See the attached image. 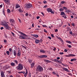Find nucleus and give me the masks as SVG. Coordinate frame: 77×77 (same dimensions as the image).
I'll use <instances>...</instances> for the list:
<instances>
[{
  "label": "nucleus",
  "mask_w": 77,
  "mask_h": 77,
  "mask_svg": "<svg viewBox=\"0 0 77 77\" xmlns=\"http://www.w3.org/2000/svg\"><path fill=\"white\" fill-rule=\"evenodd\" d=\"M18 32L20 34H21V35L22 36H20L19 37V39H26L27 38L26 37H27V35H26L24 33L21 32V31H18Z\"/></svg>",
  "instance_id": "1"
},
{
  "label": "nucleus",
  "mask_w": 77,
  "mask_h": 77,
  "mask_svg": "<svg viewBox=\"0 0 77 77\" xmlns=\"http://www.w3.org/2000/svg\"><path fill=\"white\" fill-rule=\"evenodd\" d=\"M7 23L9 24V23L8 22L5 21L4 22V23H3V25L6 29H7L8 30H11V28L8 25V24Z\"/></svg>",
  "instance_id": "2"
},
{
  "label": "nucleus",
  "mask_w": 77,
  "mask_h": 77,
  "mask_svg": "<svg viewBox=\"0 0 77 77\" xmlns=\"http://www.w3.org/2000/svg\"><path fill=\"white\" fill-rule=\"evenodd\" d=\"M16 68L17 69V71H21L23 69V66L20 63L18 64V66H17Z\"/></svg>",
  "instance_id": "3"
},
{
  "label": "nucleus",
  "mask_w": 77,
  "mask_h": 77,
  "mask_svg": "<svg viewBox=\"0 0 77 77\" xmlns=\"http://www.w3.org/2000/svg\"><path fill=\"white\" fill-rule=\"evenodd\" d=\"M37 71H38V72H41V71H43V67L41 66L40 65H38L36 69Z\"/></svg>",
  "instance_id": "4"
},
{
  "label": "nucleus",
  "mask_w": 77,
  "mask_h": 77,
  "mask_svg": "<svg viewBox=\"0 0 77 77\" xmlns=\"http://www.w3.org/2000/svg\"><path fill=\"white\" fill-rule=\"evenodd\" d=\"M32 5L30 3L27 4L26 6V8H32Z\"/></svg>",
  "instance_id": "5"
},
{
  "label": "nucleus",
  "mask_w": 77,
  "mask_h": 77,
  "mask_svg": "<svg viewBox=\"0 0 77 77\" xmlns=\"http://www.w3.org/2000/svg\"><path fill=\"white\" fill-rule=\"evenodd\" d=\"M26 72L25 73V72L24 71H22V73H23V74H24V76L25 77H27V74H28V72L26 70Z\"/></svg>",
  "instance_id": "6"
},
{
  "label": "nucleus",
  "mask_w": 77,
  "mask_h": 77,
  "mask_svg": "<svg viewBox=\"0 0 77 77\" xmlns=\"http://www.w3.org/2000/svg\"><path fill=\"white\" fill-rule=\"evenodd\" d=\"M47 57V56L46 55H42L38 56V57H39L40 58H43V57L46 58V57Z\"/></svg>",
  "instance_id": "7"
},
{
  "label": "nucleus",
  "mask_w": 77,
  "mask_h": 77,
  "mask_svg": "<svg viewBox=\"0 0 77 77\" xmlns=\"http://www.w3.org/2000/svg\"><path fill=\"white\" fill-rule=\"evenodd\" d=\"M1 77H5V75L4 74V72L2 71L1 72Z\"/></svg>",
  "instance_id": "8"
},
{
  "label": "nucleus",
  "mask_w": 77,
  "mask_h": 77,
  "mask_svg": "<svg viewBox=\"0 0 77 77\" xmlns=\"http://www.w3.org/2000/svg\"><path fill=\"white\" fill-rule=\"evenodd\" d=\"M63 68V70H64V71H65L68 72H70V71L68 70V69L65 68Z\"/></svg>",
  "instance_id": "9"
},
{
  "label": "nucleus",
  "mask_w": 77,
  "mask_h": 77,
  "mask_svg": "<svg viewBox=\"0 0 77 77\" xmlns=\"http://www.w3.org/2000/svg\"><path fill=\"white\" fill-rule=\"evenodd\" d=\"M17 56H21V51L20 50H19L18 51V52L17 53Z\"/></svg>",
  "instance_id": "10"
},
{
  "label": "nucleus",
  "mask_w": 77,
  "mask_h": 77,
  "mask_svg": "<svg viewBox=\"0 0 77 77\" xmlns=\"http://www.w3.org/2000/svg\"><path fill=\"white\" fill-rule=\"evenodd\" d=\"M10 0H8V1H5V3L7 4L8 5H10Z\"/></svg>",
  "instance_id": "11"
},
{
  "label": "nucleus",
  "mask_w": 77,
  "mask_h": 77,
  "mask_svg": "<svg viewBox=\"0 0 77 77\" xmlns=\"http://www.w3.org/2000/svg\"><path fill=\"white\" fill-rule=\"evenodd\" d=\"M13 54L14 56H17V52L14 49L13 50Z\"/></svg>",
  "instance_id": "12"
},
{
  "label": "nucleus",
  "mask_w": 77,
  "mask_h": 77,
  "mask_svg": "<svg viewBox=\"0 0 77 77\" xmlns=\"http://www.w3.org/2000/svg\"><path fill=\"white\" fill-rule=\"evenodd\" d=\"M35 63L33 62L32 64H30L31 67V68H33V67H34V66H35Z\"/></svg>",
  "instance_id": "13"
},
{
  "label": "nucleus",
  "mask_w": 77,
  "mask_h": 77,
  "mask_svg": "<svg viewBox=\"0 0 77 77\" xmlns=\"http://www.w3.org/2000/svg\"><path fill=\"white\" fill-rule=\"evenodd\" d=\"M10 22L12 23H14V24H15V20H14L13 19H11L10 20Z\"/></svg>",
  "instance_id": "14"
},
{
  "label": "nucleus",
  "mask_w": 77,
  "mask_h": 77,
  "mask_svg": "<svg viewBox=\"0 0 77 77\" xmlns=\"http://www.w3.org/2000/svg\"><path fill=\"white\" fill-rule=\"evenodd\" d=\"M65 12L67 13H69V12H71V10L68 9H67L65 11Z\"/></svg>",
  "instance_id": "15"
},
{
  "label": "nucleus",
  "mask_w": 77,
  "mask_h": 77,
  "mask_svg": "<svg viewBox=\"0 0 77 77\" xmlns=\"http://www.w3.org/2000/svg\"><path fill=\"white\" fill-rule=\"evenodd\" d=\"M52 9H51L50 8H48L47 9V11H48V12H51L52 11Z\"/></svg>",
  "instance_id": "16"
},
{
  "label": "nucleus",
  "mask_w": 77,
  "mask_h": 77,
  "mask_svg": "<svg viewBox=\"0 0 77 77\" xmlns=\"http://www.w3.org/2000/svg\"><path fill=\"white\" fill-rule=\"evenodd\" d=\"M20 7V5H19V4H16L15 6L16 9Z\"/></svg>",
  "instance_id": "17"
},
{
  "label": "nucleus",
  "mask_w": 77,
  "mask_h": 77,
  "mask_svg": "<svg viewBox=\"0 0 77 77\" xmlns=\"http://www.w3.org/2000/svg\"><path fill=\"white\" fill-rule=\"evenodd\" d=\"M44 61L45 62H47V63H50L51 62V61L47 60H45Z\"/></svg>",
  "instance_id": "18"
},
{
  "label": "nucleus",
  "mask_w": 77,
  "mask_h": 77,
  "mask_svg": "<svg viewBox=\"0 0 77 77\" xmlns=\"http://www.w3.org/2000/svg\"><path fill=\"white\" fill-rule=\"evenodd\" d=\"M11 65V66H15V63H11L10 64Z\"/></svg>",
  "instance_id": "19"
},
{
  "label": "nucleus",
  "mask_w": 77,
  "mask_h": 77,
  "mask_svg": "<svg viewBox=\"0 0 77 77\" xmlns=\"http://www.w3.org/2000/svg\"><path fill=\"white\" fill-rule=\"evenodd\" d=\"M32 36H33V37L36 38H37L38 37V35L34 34Z\"/></svg>",
  "instance_id": "20"
},
{
  "label": "nucleus",
  "mask_w": 77,
  "mask_h": 77,
  "mask_svg": "<svg viewBox=\"0 0 77 77\" xmlns=\"http://www.w3.org/2000/svg\"><path fill=\"white\" fill-rule=\"evenodd\" d=\"M65 15V12L63 11H62L61 12L60 15Z\"/></svg>",
  "instance_id": "21"
},
{
  "label": "nucleus",
  "mask_w": 77,
  "mask_h": 77,
  "mask_svg": "<svg viewBox=\"0 0 77 77\" xmlns=\"http://www.w3.org/2000/svg\"><path fill=\"white\" fill-rule=\"evenodd\" d=\"M67 29V31L68 32L69 31H71V29H70V27H69L68 26Z\"/></svg>",
  "instance_id": "22"
},
{
  "label": "nucleus",
  "mask_w": 77,
  "mask_h": 77,
  "mask_svg": "<svg viewBox=\"0 0 77 77\" xmlns=\"http://www.w3.org/2000/svg\"><path fill=\"white\" fill-rule=\"evenodd\" d=\"M35 42L36 44H38L39 42V40H36L35 41Z\"/></svg>",
  "instance_id": "23"
},
{
  "label": "nucleus",
  "mask_w": 77,
  "mask_h": 77,
  "mask_svg": "<svg viewBox=\"0 0 77 77\" xmlns=\"http://www.w3.org/2000/svg\"><path fill=\"white\" fill-rule=\"evenodd\" d=\"M2 14L4 15H5V8H4V9H2Z\"/></svg>",
  "instance_id": "24"
},
{
  "label": "nucleus",
  "mask_w": 77,
  "mask_h": 77,
  "mask_svg": "<svg viewBox=\"0 0 77 77\" xmlns=\"http://www.w3.org/2000/svg\"><path fill=\"white\" fill-rule=\"evenodd\" d=\"M19 12H21V13H22L23 12V10H21V8H20L19 9Z\"/></svg>",
  "instance_id": "25"
},
{
  "label": "nucleus",
  "mask_w": 77,
  "mask_h": 77,
  "mask_svg": "<svg viewBox=\"0 0 77 77\" xmlns=\"http://www.w3.org/2000/svg\"><path fill=\"white\" fill-rule=\"evenodd\" d=\"M66 15L65 14H64V15H63L62 16V17H63V18H65V19H66Z\"/></svg>",
  "instance_id": "26"
},
{
  "label": "nucleus",
  "mask_w": 77,
  "mask_h": 77,
  "mask_svg": "<svg viewBox=\"0 0 77 77\" xmlns=\"http://www.w3.org/2000/svg\"><path fill=\"white\" fill-rule=\"evenodd\" d=\"M28 62H29V63H32V60L31 59V60L29 59Z\"/></svg>",
  "instance_id": "27"
},
{
  "label": "nucleus",
  "mask_w": 77,
  "mask_h": 77,
  "mask_svg": "<svg viewBox=\"0 0 77 77\" xmlns=\"http://www.w3.org/2000/svg\"><path fill=\"white\" fill-rule=\"evenodd\" d=\"M75 60H77V59H75V58H74L73 59H71V62H73V61H75Z\"/></svg>",
  "instance_id": "28"
},
{
  "label": "nucleus",
  "mask_w": 77,
  "mask_h": 77,
  "mask_svg": "<svg viewBox=\"0 0 77 77\" xmlns=\"http://www.w3.org/2000/svg\"><path fill=\"white\" fill-rule=\"evenodd\" d=\"M40 52H41V53H45V51H44V50L42 49H41L40 51Z\"/></svg>",
  "instance_id": "29"
},
{
  "label": "nucleus",
  "mask_w": 77,
  "mask_h": 77,
  "mask_svg": "<svg viewBox=\"0 0 77 77\" xmlns=\"http://www.w3.org/2000/svg\"><path fill=\"white\" fill-rule=\"evenodd\" d=\"M66 45L69 48H71L72 47V46H71V45H69L68 44H67Z\"/></svg>",
  "instance_id": "30"
},
{
  "label": "nucleus",
  "mask_w": 77,
  "mask_h": 77,
  "mask_svg": "<svg viewBox=\"0 0 77 77\" xmlns=\"http://www.w3.org/2000/svg\"><path fill=\"white\" fill-rule=\"evenodd\" d=\"M28 76L29 77H31V73L30 72L28 73Z\"/></svg>",
  "instance_id": "31"
},
{
  "label": "nucleus",
  "mask_w": 77,
  "mask_h": 77,
  "mask_svg": "<svg viewBox=\"0 0 77 77\" xmlns=\"http://www.w3.org/2000/svg\"><path fill=\"white\" fill-rule=\"evenodd\" d=\"M61 65H63V66H69L66 64L65 65L64 64H63V63H61Z\"/></svg>",
  "instance_id": "32"
},
{
  "label": "nucleus",
  "mask_w": 77,
  "mask_h": 77,
  "mask_svg": "<svg viewBox=\"0 0 77 77\" xmlns=\"http://www.w3.org/2000/svg\"><path fill=\"white\" fill-rule=\"evenodd\" d=\"M64 56H66V57H71L70 54H69L68 55H65Z\"/></svg>",
  "instance_id": "33"
},
{
  "label": "nucleus",
  "mask_w": 77,
  "mask_h": 77,
  "mask_svg": "<svg viewBox=\"0 0 77 77\" xmlns=\"http://www.w3.org/2000/svg\"><path fill=\"white\" fill-rule=\"evenodd\" d=\"M64 10L62 8H60L59 9L60 11H63Z\"/></svg>",
  "instance_id": "34"
},
{
  "label": "nucleus",
  "mask_w": 77,
  "mask_h": 77,
  "mask_svg": "<svg viewBox=\"0 0 77 77\" xmlns=\"http://www.w3.org/2000/svg\"><path fill=\"white\" fill-rule=\"evenodd\" d=\"M7 65L4 66V69H5V70H6V69H7L6 68H7Z\"/></svg>",
  "instance_id": "35"
},
{
  "label": "nucleus",
  "mask_w": 77,
  "mask_h": 77,
  "mask_svg": "<svg viewBox=\"0 0 77 77\" xmlns=\"http://www.w3.org/2000/svg\"><path fill=\"white\" fill-rule=\"evenodd\" d=\"M7 12L8 13H11V10H10L9 9H7Z\"/></svg>",
  "instance_id": "36"
},
{
  "label": "nucleus",
  "mask_w": 77,
  "mask_h": 77,
  "mask_svg": "<svg viewBox=\"0 0 77 77\" xmlns=\"http://www.w3.org/2000/svg\"><path fill=\"white\" fill-rule=\"evenodd\" d=\"M11 67V66H8L7 65V69H9Z\"/></svg>",
  "instance_id": "37"
},
{
  "label": "nucleus",
  "mask_w": 77,
  "mask_h": 77,
  "mask_svg": "<svg viewBox=\"0 0 77 77\" xmlns=\"http://www.w3.org/2000/svg\"><path fill=\"white\" fill-rule=\"evenodd\" d=\"M11 33L12 35H13V36H14V37H15V34H14V32H11Z\"/></svg>",
  "instance_id": "38"
},
{
  "label": "nucleus",
  "mask_w": 77,
  "mask_h": 77,
  "mask_svg": "<svg viewBox=\"0 0 77 77\" xmlns=\"http://www.w3.org/2000/svg\"><path fill=\"white\" fill-rule=\"evenodd\" d=\"M6 53L8 54V55H9V51H6Z\"/></svg>",
  "instance_id": "39"
},
{
  "label": "nucleus",
  "mask_w": 77,
  "mask_h": 77,
  "mask_svg": "<svg viewBox=\"0 0 77 77\" xmlns=\"http://www.w3.org/2000/svg\"><path fill=\"white\" fill-rule=\"evenodd\" d=\"M75 56L76 55L75 54H70V57L71 56L75 57Z\"/></svg>",
  "instance_id": "40"
},
{
  "label": "nucleus",
  "mask_w": 77,
  "mask_h": 77,
  "mask_svg": "<svg viewBox=\"0 0 77 77\" xmlns=\"http://www.w3.org/2000/svg\"><path fill=\"white\" fill-rule=\"evenodd\" d=\"M63 9H64V10H65L66 11V10L68 9V8H67L65 7H63Z\"/></svg>",
  "instance_id": "41"
},
{
  "label": "nucleus",
  "mask_w": 77,
  "mask_h": 77,
  "mask_svg": "<svg viewBox=\"0 0 77 77\" xmlns=\"http://www.w3.org/2000/svg\"><path fill=\"white\" fill-rule=\"evenodd\" d=\"M48 69H49V70H50V71H52L53 68H50Z\"/></svg>",
  "instance_id": "42"
},
{
  "label": "nucleus",
  "mask_w": 77,
  "mask_h": 77,
  "mask_svg": "<svg viewBox=\"0 0 77 77\" xmlns=\"http://www.w3.org/2000/svg\"><path fill=\"white\" fill-rule=\"evenodd\" d=\"M67 42H68V43H70V44H72V42H71L70 41H66Z\"/></svg>",
  "instance_id": "43"
},
{
  "label": "nucleus",
  "mask_w": 77,
  "mask_h": 77,
  "mask_svg": "<svg viewBox=\"0 0 77 77\" xmlns=\"http://www.w3.org/2000/svg\"><path fill=\"white\" fill-rule=\"evenodd\" d=\"M43 3H44V4H46V3H47V1H44L43 2Z\"/></svg>",
  "instance_id": "44"
},
{
  "label": "nucleus",
  "mask_w": 77,
  "mask_h": 77,
  "mask_svg": "<svg viewBox=\"0 0 77 77\" xmlns=\"http://www.w3.org/2000/svg\"><path fill=\"white\" fill-rule=\"evenodd\" d=\"M22 47H23L24 49H27V48L25 47H24V46H23V45H21Z\"/></svg>",
  "instance_id": "45"
},
{
  "label": "nucleus",
  "mask_w": 77,
  "mask_h": 77,
  "mask_svg": "<svg viewBox=\"0 0 77 77\" xmlns=\"http://www.w3.org/2000/svg\"><path fill=\"white\" fill-rule=\"evenodd\" d=\"M16 64H18V61L17 60H14Z\"/></svg>",
  "instance_id": "46"
},
{
  "label": "nucleus",
  "mask_w": 77,
  "mask_h": 77,
  "mask_svg": "<svg viewBox=\"0 0 77 77\" xmlns=\"http://www.w3.org/2000/svg\"><path fill=\"white\" fill-rule=\"evenodd\" d=\"M60 41H61L62 42H63V40H62V38H60Z\"/></svg>",
  "instance_id": "47"
},
{
  "label": "nucleus",
  "mask_w": 77,
  "mask_h": 77,
  "mask_svg": "<svg viewBox=\"0 0 77 77\" xmlns=\"http://www.w3.org/2000/svg\"><path fill=\"white\" fill-rule=\"evenodd\" d=\"M51 36L52 38H54V35L53 34H51Z\"/></svg>",
  "instance_id": "48"
},
{
  "label": "nucleus",
  "mask_w": 77,
  "mask_h": 77,
  "mask_svg": "<svg viewBox=\"0 0 77 77\" xmlns=\"http://www.w3.org/2000/svg\"><path fill=\"white\" fill-rule=\"evenodd\" d=\"M44 32H45L46 33H47V32H47V31L45 30V29H44Z\"/></svg>",
  "instance_id": "49"
},
{
  "label": "nucleus",
  "mask_w": 77,
  "mask_h": 77,
  "mask_svg": "<svg viewBox=\"0 0 77 77\" xmlns=\"http://www.w3.org/2000/svg\"><path fill=\"white\" fill-rule=\"evenodd\" d=\"M65 3V1H62L61 2L62 4H63V3Z\"/></svg>",
  "instance_id": "50"
},
{
  "label": "nucleus",
  "mask_w": 77,
  "mask_h": 77,
  "mask_svg": "<svg viewBox=\"0 0 77 77\" xmlns=\"http://www.w3.org/2000/svg\"><path fill=\"white\" fill-rule=\"evenodd\" d=\"M39 41L40 42H42L43 41V40H42V39H41Z\"/></svg>",
  "instance_id": "51"
},
{
  "label": "nucleus",
  "mask_w": 77,
  "mask_h": 77,
  "mask_svg": "<svg viewBox=\"0 0 77 77\" xmlns=\"http://www.w3.org/2000/svg\"><path fill=\"white\" fill-rule=\"evenodd\" d=\"M7 72H8L9 74H11V72L9 71H7Z\"/></svg>",
  "instance_id": "52"
},
{
  "label": "nucleus",
  "mask_w": 77,
  "mask_h": 77,
  "mask_svg": "<svg viewBox=\"0 0 77 77\" xmlns=\"http://www.w3.org/2000/svg\"><path fill=\"white\" fill-rule=\"evenodd\" d=\"M42 27H47V25H43Z\"/></svg>",
  "instance_id": "53"
},
{
  "label": "nucleus",
  "mask_w": 77,
  "mask_h": 77,
  "mask_svg": "<svg viewBox=\"0 0 77 77\" xmlns=\"http://www.w3.org/2000/svg\"><path fill=\"white\" fill-rule=\"evenodd\" d=\"M57 39H60V40L61 38L60 37H59V36L57 37Z\"/></svg>",
  "instance_id": "54"
},
{
  "label": "nucleus",
  "mask_w": 77,
  "mask_h": 77,
  "mask_svg": "<svg viewBox=\"0 0 77 77\" xmlns=\"http://www.w3.org/2000/svg\"><path fill=\"white\" fill-rule=\"evenodd\" d=\"M54 30H55V32H57V31H58V29H55Z\"/></svg>",
  "instance_id": "55"
},
{
  "label": "nucleus",
  "mask_w": 77,
  "mask_h": 77,
  "mask_svg": "<svg viewBox=\"0 0 77 77\" xmlns=\"http://www.w3.org/2000/svg\"><path fill=\"white\" fill-rule=\"evenodd\" d=\"M58 62H59V63H62V61H61V60L58 61Z\"/></svg>",
  "instance_id": "56"
},
{
  "label": "nucleus",
  "mask_w": 77,
  "mask_h": 77,
  "mask_svg": "<svg viewBox=\"0 0 77 77\" xmlns=\"http://www.w3.org/2000/svg\"><path fill=\"white\" fill-rule=\"evenodd\" d=\"M59 54H63V52H60Z\"/></svg>",
  "instance_id": "57"
},
{
  "label": "nucleus",
  "mask_w": 77,
  "mask_h": 77,
  "mask_svg": "<svg viewBox=\"0 0 77 77\" xmlns=\"http://www.w3.org/2000/svg\"><path fill=\"white\" fill-rule=\"evenodd\" d=\"M69 33H70V34H72V31H70Z\"/></svg>",
  "instance_id": "58"
},
{
  "label": "nucleus",
  "mask_w": 77,
  "mask_h": 77,
  "mask_svg": "<svg viewBox=\"0 0 77 77\" xmlns=\"http://www.w3.org/2000/svg\"><path fill=\"white\" fill-rule=\"evenodd\" d=\"M25 15H26V16H27L28 15H29V14L27 13H26Z\"/></svg>",
  "instance_id": "59"
},
{
  "label": "nucleus",
  "mask_w": 77,
  "mask_h": 77,
  "mask_svg": "<svg viewBox=\"0 0 77 77\" xmlns=\"http://www.w3.org/2000/svg\"><path fill=\"white\" fill-rule=\"evenodd\" d=\"M55 61H56V62H58V60L57 59H54Z\"/></svg>",
  "instance_id": "60"
},
{
  "label": "nucleus",
  "mask_w": 77,
  "mask_h": 77,
  "mask_svg": "<svg viewBox=\"0 0 77 77\" xmlns=\"http://www.w3.org/2000/svg\"><path fill=\"white\" fill-rule=\"evenodd\" d=\"M9 51H10V52H11V51H12V49H11V48H10L9 49Z\"/></svg>",
  "instance_id": "61"
},
{
  "label": "nucleus",
  "mask_w": 77,
  "mask_h": 77,
  "mask_svg": "<svg viewBox=\"0 0 77 77\" xmlns=\"http://www.w3.org/2000/svg\"><path fill=\"white\" fill-rule=\"evenodd\" d=\"M51 14H54V11H51Z\"/></svg>",
  "instance_id": "62"
},
{
  "label": "nucleus",
  "mask_w": 77,
  "mask_h": 77,
  "mask_svg": "<svg viewBox=\"0 0 77 77\" xmlns=\"http://www.w3.org/2000/svg\"><path fill=\"white\" fill-rule=\"evenodd\" d=\"M39 18H40V17H39V16H37V20H38V19H39Z\"/></svg>",
  "instance_id": "63"
},
{
  "label": "nucleus",
  "mask_w": 77,
  "mask_h": 77,
  "mask_svg": "<svg viewBox=\"0 0 77 77\" xmlns=\"http://www.w3.org/2000/svg\"><path fill=\"white\" fill-rule=\"evenodd\" d=\"M1 30H3V29H4V27H1Z\"/></svg>",
  "instance_id": "64"
}]
</instances>
